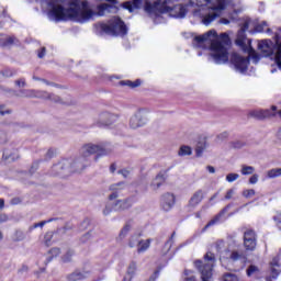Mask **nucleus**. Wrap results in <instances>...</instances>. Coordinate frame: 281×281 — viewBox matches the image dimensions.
<instances>
[{
  "instance_id": "obj_14",
  "label": "nucleus",
  "mask_w": 281,
  "mask_h": 281,
  "mask_svg": "<svg viewBox=\"0 0 281 281\" xmlns=\"http://www.w3.org/2000/svg\"><path fill=\"white\" fill-rule=\"evenodd\" d=\"M281 273L280 257H274L270 262V274L266 277L267 281L278 280Z\"/></svg>"
},
{
  "instance_id": "obj_3",
  "label": "nucleus",
  "mask_w": 281,
  "mask_h": 281,
  "mask_svg": "<svg viewBox=\"0 0 281 281\" xmlns=\"http://www.w3.org/2000/svg\"><path fill=\"white\" fill-rule=\"evenodd\" d=\"M106 155V149L102 145H95L93 143L85 144L80 148V157L77 159H63L57 165L53 166L52 172L56 177H69L71 172H82L85 168L91 166V155Z\"/></svg>"
},
{
  "instance_id": "obj_51",
  "label": "nucleus",
  "mask_w": 281,
  "mask_h": 281,
  "mask_svg": "<svg viewBox=\"0 0 281 281\" xmlns=\"http://www.w3.org/2000/svg\"><path fill=\"white\" fill-rule=\"evenodd\" d=\"M15 86L16 87H26L27 86V82L25 81V78H20L18 80H15Z\"/></svg>"
},
{
  "instance_id": "obj_44",
  "label": "nucleus",
  "mask_w": 281,
  "mask_h": 281,
  "mask_svg": "<svg viewBox=\"0 0 281 281\" xmlns=\"http://www.w3.org/2000/svg\"><path fill=\"white\" fill-rule=\"evenodd\" d=\"M3 157L4 159H11L12 161H14V159H19V155L16 154V150L14 151V154H10L8 150H4Z\"/></svg>"
},
{
  "instance_id": "obj_54",
  "label": "nucleus",
  "mask_w": 281,
  "mask_h": 281,
  "mask_svg": "<svg viewBox=\"0 0 281 281\" xmlns=\"http://www.w3.org/2000/svg\"><path fill=\"white\" fill-rule=\"evenodd\" d=\"M119 175H122L124 179H127V177L131 176V171H128L127 169H122V170H119Z\"/></svg>"
},
{
  "instance_id": "obj_33",
  "label": "nucleus",
  "mask_w": 281,
  "mask_h": 281,
  "mask_svg": "<svg viewBox=\"0 0 281 281\" xmlns=\"http://www.w3.org/2000/svg\"><path fill=\"white\" fill-rule=\"evenodd\" d=\"M179 157H186L192 155V148L190 146L182 145L178 151Z\"/></svg>"
},
{
  "instance_id": "obj_47",
  "label": "nucleus",
  "mask_w": 281,
  "mask_h": 281,
  "mask_svg": "<svg viewBox=\"0 0 281 281\" xmlns=\"http://www.w3.org/2000/svg\"><path fill=\"white\" fill-rule=\"evenodd\" d=\"M224 281H238V277L236 274L226 273L223 277Z\"/></svg>"
},
{
  "instance_id": "obj_49",
  "label": "nucleus",
  "mask_w": 281,
  "mask_h": 281,
  "mask_svg": "<svg viewBox=\"0 0 281 281\" xmlns=\"http://www.w3.org/2000/svg\"><path fill=\"white\" fill-rule=\"evenodd\" d=\"M254 273H258V267L256 266H249L247 269V276L251 277Z\"/></svg>"
},
{
  "instance_id": "obj_4",
  "label": "nucleus",
  "mask_w": 281,
  "mask_h": 281,
  "mask_svg": "<svg viewBox=\"0 0 281 281\" xmlns=\"http://www.w3.org/2000/svg\"><path fill=\"white\" fill-rule=\"evenodd\" d=\"M179 0H156L154 3L146 2L145 11L148 14H155V16H159V14H170L173 19H184L186 14H188V7L183 4H176Z\"/></svg>"
},
{
  "instance_id": "obj_20",
  "label": "nucleus",
  "mask_w": 281,
  "mask_h": 281,
  "mask_svg": "<svg viewBox=\"0 0 281 281\" xmlns=\"http://www.w3.org/2000/svg\"><path fill=\"white\" fill-rule=\"evenodd\" d=\"M204 199L203 190L199 189L195 191L189 200V207H196Z\"/></svg>"
},
{
  "instance_id": "obj_37",
  "label": "nucleus",
  "mask_w": 281,
  "mask_h": 281,
  "mask_svg": "<svg viewBox=\"0 0 281 281\" xmlns=\"http://www.w3.org/2000/svg\"><path fill=\"white\" fill-rule=\"evenodd\" d=\"M52 238H54V232H47L44 236V245L52 247Z\"/></svg>"
},
{
  "instance_id": "obj_1",
  "label": "nucleus",
  "mask_w": 281,
  "mask_h": 281,
  "mask_svg": "<svg viewBox=\"0 0 281 281\" xmlns=\"http://www.w3.org/2000/svg\"><path fill=\"white\" fill-rule=\"evenodd\" d=\"M42 4L50 8V16L55 21H68L72 19L78 23H87L95 15L89 8L87 0H40Z\"/></svg>"
},
{
  "instance_id": "obj_42",
  "label": "nucleus",
  "mask_w": 281,
  "mask_h": 281,
  "mask_svg": "<svg viewBox=\"0 0 281 281\" xmlns=\"http://www.w3.org/2000/svg\"><path fill=\"white\" fill-rule=\"evenodd\" d=\"M113 207H114V204L111 202H108L105 204V207L103 209V215L109 216V214H111V212H113Z\"/></svg>"
},
{
  "instance_id": "obj_8",
  "label": "nucleus",
  "mask_w": 281,
  "mask_h": 281,
  "mask_svg": "<svg viewBox=\"0 0 281 281\" xmlns=\"http://www.w3.org/2000/svg\"><path fill=\"white\" fill-rule=\"evenodd\" d=\"M101 32L109 36H126L128 30L120 18H112L108 23L100 24Z\"/></svg>"
},
{
  "instance_id": "obj_58",
  "label": "nucleus",
  "mask_w": 281,
  "mask_h": 281,
  "mask_svg": "<svg viewBox=\"0 0 281 281\" xmlns=\"http://www.w3.org/2000/svg\"><path fill=\"white\" fill-rule=\"evenodd\" d=\"M55 234H58L59 236H63L64 234H67V227L58 228Z\"/></svg>"
},
{
  "instance_id": "obj_38",
  "label": "nucleus",
  "mask_w": 281,
  "mask_h": 281,
  "mask_svg": "<svg viewBox=\"0 0 281 281\" xmlns=\"http://www.w3.org/2000/svg\"><path fill=\"white\" fill-rule=\"evenodd\" d=\"M213 247L217 251V254H221V251H223V249H225V240L220 239V240L215 241Z\"/></svg>"
},
{
  "instance_id": "obj_2",
  "label": "nucleus",
  "mask_w": 281,
  "mask_h": 281,
  "mask_svg": "<svg viewBox=\"0 0 281 281\" xmlns=\"http://www.w3.org/2000/svg\"><path fill=\"white\" fill-rule=\"evenodd\" d=\"M229 35L227 33L216 34L212 30L203 35L195 36L192 45L198 49H210L209 60H213L215 65H225L229 63Z\"/></svg>"
},
{
  "instance_id": "obj_9",
  "label": "nucleus",
  "mask_w": 281,
  "mask_h": 281,
  "mask_svg": "<svg viewBox=\"0 0 281 281\" xmlns=\"http://www.w3.org/2000/svg\"><path fill=\"white\" fill-rule=\"evenodd\" d=\"M148 112L149 111L147 109L137 110L130 119V128L135 131L137 128H142V126H146V124H148L146 113Z\"/></svg>"
},
{
  "instance_id": "obj_25",
  "label": "nucleus",
  "mask_w": 281,
  "mask_h": 281,
  "mask_svg": "<svg viewBox=\"0 0 281 281\" xmlns=\"http://www.w3.org/2000/svg\"><path fill=\"white\" fill-rule=\"evenodd\" d=\"M113 10V5L109 3H101L97 7L98 16H104V14L111 12Z\"/></svg>"
},
{
  "instance_id": "obj_16",
  "label": "nucleus",
  "mask_w": 281,
  "mask_h": 281,
  "mask_svg": "<svg viewBox=\"0 0 281 281\" xmlns=\"http://www.w3.org/2000/svg\"><path fill=\"white\" fill-rule=\"evenodd\" d=\"M123 190H126V182H124V181L111 184L110 191L112 193L109 195L110 201H114V199L120 198Z\"/></svg>"
},
{
  "instance_id": "obj_23",
  "label": "nucleus",
  "mask_w": 281,
  "mask_h": 281,
  "mask_svg": "<svg viewBox=\"0 0 281 281\" xmlns=\"http://www.w3.org/2000/svg\"><path fill=\"white\" fill-rule=\"evenodd\" d=\"M165 182H166V176L164 173H158L150 183V188L153 192H157V189L161 188V186H164Z\"/></svg>"
},
{
  "instance_id": "obj_45",
  "label": "nucleus",
  "mask_w": 281,
  "mask_h": 281,
  "mask_svg": "<svg viewBox=\"0 0 281 281\" xmlns=\"http://www.w3.org/2000/svg\"><path fill=\"white\" fill-rule=\"evenodd\" d=\"M239 175L238 173H228L227 176H226V181L228 182V183H234V181H236L237 179H239Z\"/></svg>"
},
{
  "instance_id": "obj_55",
  "label": "nucleus",
  "mask_w": 281,
  "mask_h": 281,
  "mask_svg": "<svg viewBox=\"0 0 281 281\" xmlns=\"http://www.w3.org/2000/svg\"><path fill=\"white\" fill-rule=\"evenodd\" d=\"M92 234L91 232L86 233L82 237H81V243H87V240H90Z\"/></svg>"
},
{
  "instance_id": "obj_13",
  "label": "nucleus",
  "mask_w": 281,
  "mask_h": 281,
  "mask_svg": "<svg viewBox=\"0 0 281 281\" xmlns=\"http://www.w3.org/2000/svg\"><path fill=\"white\" fill-rule=\"evenodd\" d=\"M50 94L52 93L47 91H41V90H34V89L20 91V98H41L42 100H49Z\"/></svg>"
},
{
  "instance_id": "obj_27",
  "label": "nucleus",
  "mask_w": 281,
  "mask_h": 281,
  "mask_svg": "<svg viewBox=\"0 0 281 281\" xmlns=\"http://www.w3.org/2000/svg\"><path fill=\"white\" fill-rule=\"evenodd\" d=\"M74 256H76V251L74 249H68L63 256H61V262L65 265L69 262H74Z\"/></svg>"
},
{
  "instance_id": "obj_52",
  "label": "nucleus",
  "mask_w": 281,
  "mask_h": 281,
  "mask_svg": "<svg viewBox=\"0 0 281 281\" xmlns=\"http://www.w3.org/2000/svg\"><path fill=\"white\" fill-rule=\"evenodd\" d=\"M229 137V134L227 132H223L216 136L217 142H223V139H227Z\"/></svg>"
},
{
  "instance_id": "obj_46",
  "label": "nucleus",
  "mask_w": 281,
  "mask_h": 281,
  "mask_svg": "<svg viewBox=\"0 0 281 281\" xmlns=\"http://www.w3.org/2000/svg\"><path fill=\"white\" fill-rule=\"evenodd\" d=\"M2 76L4 78H12V76H16V71L12 70V69H4L2 71Z\"/></svg>"
},
{
  "instance_id": "obj_34",
  "label": "nucleus",
  "mask_w": 281,
  "mask_h": 281,
  "mask_svg": "<svg viewBox=\"0 0 281 281\" xmlns=\"http://www.w3.org/2000/svg\"><path fill=\"white\" fill-rule=\"evenodd\" d=\"M12 240L13 243H21V240H25V233L23 231H15Z\"/></svg>"
},
{
  "instance_id": "obj_10",
  "label": "nucleus",
  "mask_w": 281,
  "mask_h": 281,
  "mask_svg": "<svg viewBox=\"0 0 281 281\" xmlns=\"http://www.w3.org/2000/svg\"><path fill=\"white\" fill-rule=\"evenodd\" d=\"M231 63L239 74H245V71H247V67H249V58L243 57L237 53L232 54Z\"/></svg>"
},
{
  "instance_id": "obj_56",
  "label": "nucleus",
  "mask_w": 281,
  "mask_h": 281,
  "mask_svg": "<svg viewBox=\"0 0 281 281\" xmlns=\"http://www.w3.org/2000/svg\"><path fill=\"white\" fill-rule=\"evenodd\" d=\"M249 183L251 186H255V183H258V175H252L250 178H249Z\"/></svg>"
},
{
  "instance_id": "obj_64",
  "label": "nucleus",
  "mask_w": 281,
  "mask_h": 281,
  "mask_svg": "<svg viewBox=\"0 0 281 281\" xmlns=\"http://www.w3.org/2000/svg\"><path fill=\"white\" fill-rule=\"evenodd\" d=\"M157 276H159V271H156L154 276L149 278V281H155V278H157Z\"/></svg>"
},
{
  "instance_id": "obj_53",
  "label": "nucleus",
  "mask_w": 281,
  "mask_h": 281,
  "mask_svg": "<svg viewBox=\"0 0 281 281\" xmlns=\"http://www.w3.org/2000/svg\"><path fill=\"white\" fill-rule=\"evenodd\" d=\"M234 194H236V191H235L234 189H229V190L226 192L225 200H226V201H229V199H232V196H234Z\"/></svg>"
},
{
  "instance_id": "obj_12",
  "label": "nucleus",
  "mask_w": 281,
  "mask_h": 281,
  "mask_svg": "<svg viewBox=\"0 0 281 281\" xmlns=\"http://www.w3.org/2000/svg\"><path fill=\"white\" fill-rule=\"evenodd\" d=\"M115 122H117V115L103 112L99 115V120L95 125L100 128H104V126H111V124H115Z\"/></svg>"
},
{
  "instance_id": "obj_6",
  "label": "nucleus",
  "mask_w": 281,
  "mask_h": 281,
  "mask_svg": "<svg viewBox=\"0 0 281 281\" xmlns=\"http://www.w3.org/2000/svg\"><path fill=\"white\" fill-rule=\"evenodd\" d=\"M258 49L261 52L262 56H272L277 63V67L281 69V40L280 36L276 35L274 44L269 40H263L258 43Z\"/></svg>"
},
{
  "instance_id": "obj_17",
  "label": "nucleus",
  "mask_w": 281,
  "mask_h": 281,
  "mask_svg": "<svg viewBox=\"0 0 281 281\" xmlns=\"http://www.w3.org/2000/svg\"><path fill=\"white\" fill-rule=\"evenodd\" d=\"M160 203H161V207L165 212H170V210H172V207H175V203H176L175 194L165 193L161 196Z\"/></svg>"
},
{
  "instance_id": "obj_26",
  "label": "nucleus",
  "mask_w": 281,
  "mask_h": 281,
  "mask_svg": "<svg viewBox=\"0 0 281 281\" xmlns=\"http://www.w3.org/2000/svg\"><path fill=\"white\" fill-rule=\"evenodd\" d=\"M150 239H140L137 246V254H144L145 251H148V249L150 248Z\"/></svg>"
},
{
  "instance_id": "obj_50",
  "label": "nucleus",
  "mask_w": 281,
  "mask_h": 281,
  "mask_svg": "<svg viewBox=\"0 0 281 281\" xmlns=\"http://www.w3.org/2000/svg\"><path fill=\"white\" fill-rule=\"evenodd\" d=\"M48 254H50V256H53V258H56L57 256H60V248H52Z\"/></svg>"
},
{
  "instance_id": "obj_21",
  "label": "nucleus",
  "mask_w": 281,
  "mask_h": 281,
  "mask_svg": "<svg viewBox=\"0 0 281 281\" xmlns=\"http://www.w3.org/2000/svg\"><path fill=\"white\" fill-rule=\"evenodd\" d=\"M226 258L232 262H238V260H245V251L243 250H226Z\"/></svg>"
},
{
  "instance_id": "obj_43",
  "label": "nucleus",
  "mask_w": 281,
  "mask_h": 281,
  "mask_svg": "<svg viewBox=\"0 0 281 281\" xmlns=\"http://www.w3.org/2000/svg\"><path fill=\"white\" fill-rule=\"evenodd\" d=\"M243 196L245 199H251V196H256V190L254 189H246L243 191Z\"/></svg>"
},
{
  "instance_id": "obj_60",
  "label": "nucleus",
  "mask_w": 281,
  "mask_h": 281,
  "mask_svg": "<svg viewBox=\"0 0 281 281\" xmlns=\"http://www.w3.org/2000/svg\"><path fill=\"white\" fill-rule=\"evenodd\" d=\"M8 221H9V217H8V215H5V214H0V224L1 223H8Z\"/></svg>"
},
{
  "instance_id": "obj_29",
  "label": "nucleus",
  "mask_w": 281,
  "mask_h": 281,
  "mask_svg": "<svg viewBox=\"0 0 281 281\" xmlns=\"http://www.w3.org/2000/svg\"><path fill=\"white\" fill-rule=\"evenodd\" d=\"M19 41L14 36H5L0 38V45L2 47H10V45H14V43H18Z\"/></svg>"
},
{
  "instance_id": "obj_22",
  "label": "nucleus",
  "mask_w": 281,
  "mask_h": 281,
  "mask_svg": "<svg viewBox=\"0 0 281 281\" xmlns=\"http://www.w3.org/2000/svg\"><path fill=\"white\" fill-rule=\"evenodd\" d=\"M136 273H137V262L132 261L130 262L126 274L122 281H132L133 278H135Z\"/></svg>"
},
{
  "instance_id": "obj_62",
  "label": "nucleus",
  "mask_w": 281,
  "mask_h": 281,
  "mask_svg": "<svg viewBox=\"0 0 281 281\" xmlns=\"http://www.w3.org/2000/svg\"><path fill=\"white\" fill-rule=\"evenodd\" d=\"M206 170H207V172H210V175H214V172H216V169L212 166H207Z\"/></svg>"
},
{
  "instance_id": "obj_41",
  "label": "nucleus",
  "mask_w": 281,
  "mask_h": 281,
  "mask_svg": "<svg viewBox=\"0 0 281 281\" xmlns=\"http://www.w3.org/2000/svg\"><path fill=\"white\" fill-rule=\"evenodd\" d=\"M50 102H55L56 104H67L65 101H63V99H60V97L50 93V97L48 99Z\"/></svg>"
},
{
  "instance_id": "obj_15",
  "label": "nucleus",
  "mask_w": 281,
  "mask_h": 281,
  "mask_svg": "<svg viewBox=\"0 0 281 281\" xmlns=\"http://www.w3.org/2000/svg\"><path fill=\"white\" fill-rule=\"evenodd\" d=\"M244 247L247 251L256 249V232L248 229L244 233Z\"/></svg>"
},
{
  "instance_id": "obj_5",
  "label": "nucleus",
  "mask_w": 281,
  "mask_h": 281,
  "mask_svg": "<svg viewBox=\"0 0 281 281\" xmlns=\"http://www.w3.org/2000/svg\"><path fill=\"white\" fill-rule=\"evenodd\" d=\"M228 3L227 0H220L216 7H212V0H195L198 8L193 11V15L200 16L203 25H210L221 16Z\"/></svg>"
},
{
  "instance_id": "obj_63",
  "label": "nucleus",
  "mask_w": 281,
  "mask_h": 281,
  "mask_svg": "<svg viewBox=\"0 0 281 281\" xmlns=\"http://www.w3.org/2000/svg\"><path fill=\"white\" fill-rule=\"evenodd\" d=\"M37 56L38 58H45V47H43L41 52H38Z\"/></svg>"
},
{
  "instance_id": "obj_48",
  "label": "nucleus",
  "mask_w": 281,
  "mask_h": 281,
  "mask_svg": "<svg viewBox=\"0 0 281 281\" xmlns=\"http://www.w3.org/2000/svg\"><path fill=\"white\" fill-rule=\"evenodd\" d=\"M142 4V0H134L133 4H128L127 10H130V12H133V8L137 9L139 8V5Z\"/></svg>"
},
{
  "instance_id": "obj_11",
  "label": "nucleus",
  "mask_w": 281,
  "mask_h": 281,
  "mask_svg": "<svg viewBox=\"0 0 281 281\" xmlns=\"http://www.w3.org/2000/svg\"><path fill=\"white\" fill-rule=\"evenodd\" d=\"M279 114V117H281V110L278 111V106L272 105L271 109L266 110H256L250 113L252 117H256L257 120H266V117H276V115Z\"/></svg>"
},
{
  "instance_id": "obj_30",
  "label": "nucleus",
  "mask_w": 281,
  "mask_h": 281,
  "mask_svg": "<svg viewBox=\"0 0 281 281\" xmlns=\"http://www.w3.org/2000/svg\"><path fill=\"white\" fill-rule=\"evenodd\" d=\"M120 85L122 87H130L131 89H135L136 87H139V85H142V81H139V80H136V81L123 80V81H120Z\"/></svg>"
},
{
  "instance_id": "obj_57",
  "label": "nucleus",
  "mask_w": 281,
  "mask_h": 281,
  "mask_svg": "<svg viewBox=\"0 0 281 281\" xmlns=\"http://www.w3.org/2000/svg\"><path fill=\"white\" fill-rule=\"evenodd\" d=\"M56 155V151L54 149H48L46 153V159H52Z\"/></svg>"
},
{
  "instance_id": "obj_61",
  "label": "nucleus",
  "mask_w": 281,
  "mask_h": 281,
  "mask_svg": "<svg viewBox=\"0 0 281 281\" xmlns=\"http://www.w3.org/2000/svg\"><path fill=\"white\" fill-rule=\"evenodd\" d=\"M243 146H245V143H243V142H235L234 143V148H243Z\"/></svg>"
},
{
  "instance_id": "obj_36",
  "label": "nucleus",
  "mask_w": 281,
  "mask_h": 281,
  "mask_svg": "<svg viewBox=\"0 0 281 281\" xmlns=\"http://www.w3.org/2000/svg\"><path fill=\"white\" fill-rule=\"evenodd\" d=\"M53 221H54V218H49L47 221H42L40 223H35L32 226H30L29 229H30V232H32V231H34V229H36L38 227H45V225H47V223H53Z\"/></svg>"
},
{
  "instance_id": "obj_59",
  "label": "nucleus",
  "mask_w": 281,
  "mask_h": 281,
  "mask_svg": "<svg viewBox=\"0 0 281 281\" xmlns=\"http://www.w3.org/2000/svg\"><path fill=\"white\" fill-rule=\"evenodd\" d=\"M42 82L46 85L47 87H58L55 82L48 81L47 79H42Z\"/></svg>"
},
{
  "instance_id": "obj_7",
  "label": "nucleus",
  "mask_w": 281,
  "mask_h": 281,
  "mask_svg": "<svg viewBox=\"0 0 281 281\" xmlns=\"http://www.w3.org/2000/svg\"><path fill=\"white\" fill-rule=\"evenodd\" d=\"M249 23H251V20H247L243 24L237 33V38L235 43L238 47H240V49H243V52H245V54H248L250 58H252L254 63H258L260 60V57L258 56L254 47H251V40L247 38V36L245 35V32L249 30Z\"/></svg>"
},
{
  "instance_id": "obj_18",
  "label": "nucleus",
  "mask_w": 281,
  "mask_h": 281,
  "mask_svg": "<svg viewBox=\"0 0 281 281\" xmlns=\"http://www.w3.org/2000/svg\"><path fill=\"white\" fill-rule=\"evenodd\" d=\"M133 203H135L134 198H126L124 200H117L114 203L113 210H115V212H122L124 210H128L130 207H132Z\"/></svg>"
},
{
  "instance_id": "obj_19",
  "label": "nucleus",
  "mask_w": 281,
  "mask_h": 281,
  "mask_svg": "<svg viewBox=\"0 0 281 281\" xmlns=\"http://www.w3.org/2000/svg\"><path fill=\"white\" fill-rule=\"evenodd\" d=\"M91 272L89 271H80V270H76L74 272H71L70 274H68L67 280L68 281H81V280H87V278H89Z\"/></svg>"
},
{
  "instance_id": "obj_39",
  "label": "nucleus",
  "mask_w": 281,
  "mask_h": 281,
  "mask_svg": "<svg viewBox=\"0 0 281 281\" xmlns=\"http://www.w3.org/2000/svg\"><path fill=\"white\" fill-rule=\"evenodd\" d=\"M269 179H276V177H281V168L271 169L267 172Z\"/></svg>"
},
{
  "instance_id": "obj_32",
  "label": "nucleus",
  "mask_w": 281,
  "mask_h": 281,
  "mask_svg": "<svg viewBox=\"0 0 281 281\" xmlns=\"http://www.w3.org/2000/svg\"><path fill=\"white\" fill-rule=\"evenodd\" d=\"M254 172H256V168H254L251 166H247V165H241L240 173L244 177H247L249 175H254Z\"/></svg>"
},
{
  "instance_id": "obj_24",
  "label": "nucleus",
  "mask_w": 281,
  "mask_h": 281,
  "mask_svg": "<svg viewBox=\"0 0 281 281\" xmlns=\"http://www.w3.org/2000/svg\"><path fill=\"white\" fill-rule=\"evenodd\" d=\"M232 207L231 204L226 205L213 220H211L204 227V229H207V227H212V225H216V223H220L221 218L225 216L227 210Z\"/></svg>"
},
{
  "instance_id": "obj_31",
  "label": "nucleus",
  "mask_w": 281,
  "mask_h": 281,
  "mask_svg": "<svg viewBox=\"0 0 281 281\" xmlns=\"http://www.w3.org/2000/svg\"><path fill=\"white\" fill-rule=\"evenodd\" d=\"M142 239H139V235H132L131 237H130V239H128V247L131 248V249H133V248H135V247H138V245H139V241H140Z\"/></svg>"
},
{
  "instance_id": "obj_28",
  "label": "nucleus",
  "mask_w": 281,
  "mask_h": 281,
  "mask_svg": "<svg viewBox=\"0 0 281 281\" xmlns=\"http://www.w3.org/2000/svg\"><path fill=\"white\" fill-rule=\"evenodd\" d=\"M131 229H133L131 223L125 224L119 233V240H124V238H126V236H128L131 233Z\"/></svg>"
},
{
  "instance_id": "obj_40",
  "label": "nucleus",
  "mask_w": 281,
  "mask_h": 281,
  "mask_svg": "<svg viewBox=\"0 0 281 281\" xmlns=\"http://www.w3.org/2000/svg\"><path fill=\"white\" fill-rule=\"evenodd\" d=\"M175 236H177L176 232H173L169 240L166 241L165 249H167V251H170V249L172 248V245H175Z\"/></svg>"
},
{
  "instance_id": "obj_35",
  "label": "nucleus",
  "mask_w": 281,
  "mask_h": 281,
  "mask_svg": "<svg viewBox=\"0 0 281 281\" xmlns=\"http://www.w3.org/2000/svg\"><path fill=\"white\" fill-rule=\"evenodd\" d=\"M256 32H271V29H269V24L267 22H261L260 24L256 25L255 27Z\"/></svg>"
}]
</instances>
